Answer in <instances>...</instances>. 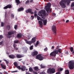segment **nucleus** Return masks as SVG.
Here are the masks:
<instances>
[{"label":"nucleus","instance_id":"nucleus-1","mask_svg":"<svg viewBox=\"0 0 74 74\" xmlns=\"http://www.w3.org/2000/svg\"><path fill=\"white\" fill-rule=\"evenodd\" d=\"M65 3H67V5H69L70 3V1L69 0H62L59 2L60 5L61 6L62 8H66V4Z\"/></svg>","mask_w":74,"mask_h":74},{"label":"nucleus","instance_id":"nucleus-2","mask_svg":"<svg viewBox=\"0 0 74 74\" xmlns=\"http://www.w3.org/2000/svg\"><path fill=\"white\" fill-rule=\"evenodd\" d=\"M59 46H57L56 48V49L55 50V51H54L53 52H51L50 54V56H56V54H58V52L61 53V51H62V49H59Z\"/></svg>","mask_w":74,"mask_h":74},{"label":"nucleus","instance_id":"nucleus-3","mask_svg":"<svg viewBox=\"0 0 74 74\" xmlns=\"http://www.w3.org/2000/svg\"><path fill=\"white\" fill-rule=\"evenodd\" d=\"M69 66L71 70L74 69V60L70 61L69 62Z\"/></svg>","mask_w":74,"mask_h":74},{"label":"nucleus","instance_id":"nucleus-4","mask_svg":"<svg viewBox=\"0 0 74 74\" xmlns=\"http://www.w3.org/2000/svg\"><path fill=\"white\" fill-rule=\"evenodd\" d=\"M50 8H51V4L50 3H48L47 5L45 6V7L46 11L51 13L52 12V10L50 9Z\"/></svg>","mask_w":74,"mask_h":74},{"label":"nucleus","instance_id":"nucleus-5","mask_svg":"<svg viewBox=\"0 0 74 74\" xmlns=\"http://www.w3.org/2000/svg\"><path fill=\"white\" fill-rule=\"evenodd\" d=\"M14 33H16V31L13 30H11L8 32L7 38H10L11 37V35H13Z\"/></svg>","mask_w":74,"mask_h":74},{"label":"nucleus","instance_id":"nucleus-6","mask_svg":"<svg viewBox=\"0 0 74 74\" xmlns=\"http://www.w3.org/2000/svg\"><path fill=\"white\" fill-rule=\"evenodd\" d=\"M45 14H46V12L44 10H40V12H39L38 15L39 16H42V15H45Z\"/></svg>","mask_w":74,"mask_h":74},{"label":"nucleus","instance_id":"nucleus-7","mask_svg":"<svg viewBox=\"0 0 74 74\" xmlns=\"http://www.w3.org/2000/svg\"><path fill=\"white\" fill-rule=\"evenodd\" d=\"M52 30L54 35H56V28L55 25H53L52 27Z\"/></svg>","mask_w":74,"mask_h":74},{"label":"nucleus","instance_id":"nucleus-8","mask_svg":"<svg viewBox=\"0 0 74 74\" xmlns=\"http://www.w3.org/2000/svg\"><path fill=\"white\" fill-rule=\"evenodd\" d=\"M36 59L39 60H42L44 59V57L41 56V54H38L36 56Z\"/></svg>","mask_w":74,"mask_h":74},{"label":"nucleus","instance_id":"nucleus-9","mask_svg":"<svg viewBox=\"0 0 74 74\" xmlns=\"http://www.w3.org/2000/svg\"><path fill=\"white\" fill-rule=\"evenodd\" d=\"M47 72L49 74H52L55 72V69L53 68L49 69L47 70Z\"/></svg>","mask_w":74,"mask_h":74},{"label":"nucleus","instance_id":"nucleus-10","mask_svg":"<svg viewBox=\"0 0 74 74\" xmlns=\"http://www.w3.org/2000/svg\"><path fill=\"white\" fill-rule=\"evenodd\" d=\"M32 11V9H28L27 10H26L25 12L26 13H31V14H33V12Z\"/></svg>","mask_w":74,"mask_h":74},{"label":"nucleus","instance_id":"nucleus-11","mask_svg":"<svg viewBox=\"0 0 74 74\" xmlns=\"http://www.w3.org/2000/svg\"><path fill=\"white\" fill-rule=\"evenodd\" d=\"M12 8V5L10 4H8L3 8V9H7V8Z\"/></svg>","mask_w":74,"mask_h":74},{"label":"nucleus","instance_id":"nucleus-12","mask_svg":"<svg viewBox=\"0 0 74 74\" xmlns=\"http://www.w3.org/2000/svg\"><path fill=\"white\" fill-rule=\"evenodd\" d=\"M38 23L39 24V26H40V27H42L43 26V23L42 21H38Z\"/></svg>","mask_w":74,"mask_h":74},{"label":"nucleus","instance_id":"nucleus-13","mask_svg":"<svg viewBox=\"0 0 74 74\" xmlns=\"http://www.w3.org/2000/svg\"><path fill=\"white\" fill-rule=\"evenodd\" d=\"M38 54V52L36 51L33 52L32 53V56L34 57V56H36V55H37Z\"/></svg>","mask_w":74,"mask_h":74},{"label":"nucleus","instance_id":"nucleus-14","mask_svg":"<svg viewBox=\"0 0 74 74\" xmlns=\"http://www.w3.org/2000/svg\"><path fill=\"white\" fill-rule=\"evenodd\" d=\"M16 57L18 59H20L21 58H23V56L21 54H17L16 55Z\"/></svg>","mask_w":74,"mask_h":74},{"label":"nucleus","instance_id":"nucleus-15","mask_svg":"<svg viewBox=\"0 0 74 74\" xmlns=\"http://www.w3.org/2000/svg\"><path fill=\"white\" fill-rule=\"evenodd\" d=\"M13 46L14 48V50H16V51L18 50V48L17 47H17V45H16V44H15V43H14L13 45Z\"/></svg>","mask_w":74,"mask_h":74},{"label":"nucleus","instance_id":"nucleus-16","mask_svg":"<svg viewBox=\"0 0 74 74\" xmlns=\"http://www.w3.org/2000/svg\"><path fill=\"white\" fill-rule=\"evenodd\" d=\"M36 37L33 38L32 39V43H34L36 41Z\"/></svg>","mask_w":74,"mask_h":74},{"label":"nucleus","instance_id":"nucleus-17","mask_svg":"<svg viewBox=\"0 0 74 74\" xmlns=\"http://www.w3.org/2000/svg\"><path fill=\"white\" fill-rule=\"evenodd\" d=\"M22 35L21 33L18 34L16 36V37L18 38H22Z\"/></svg>","mask_w":74,"mask_h":74},{"label":"nucleus","instance_id":"nucleus-18","mask_svg":"<svg viewBox=\"0 0 74 74\" xmlns=\"http://www.w3.org/2000/svg\"><path fill=\"white\" fill-rule=\"evenodd\" d=\"M25 41L27 44H29V45H31L32 44V41H28L27 40H26V39L25 40Z\"/></svg>","mask_w":74,"mask_h":74},{"label":"nucleus","instance_id":"nucleus-19","mask_svg":"<svg viewBox=\"0 0 74 74\" xmlns=\"http://www.w3.org/2000/svg\"><path fill=\"white\" fill-rule=\"evenodd\" d=\"M9 57L10 58V59H14L15 57V56L14 55L12 54L9 56Z\"/></svg>","mask_w":74,"mask_h":74},{"label":"nucleus","instance_id":"nucleus-20","mask_svg":"<svg viewBox=\"0 0 74 74\" xmlns=\"http://www.w3.org/2000/svg\"><path fill=\"white\" fill-rule=\"evenodd\" d=\"M43 22L44 25L45 26L47 25V20H43Z\"/></svg>","mask_w":74,"mask_h":74},{"label":"nucleus","instance_id":"nucleus-21","mask_svg":"<svg viewBox=\"0 0 74 74\" xmlns=\"http://www.w3.org/2000/svg\"><path fill=\"white\" fill-rule=\"evenodd\" d=\"M15 1L17 4V5H19V4L21 3L20 1H19V0H15Z\"/></svg>","mask_w":74,"mask_h":74},{"label":"nucleus","instance_id":"nucleus-22","mask_svg":"<svg viewBox=\"0 0 74 74\" xmlns=\"http://www.w3.org/2000/svg\"><path fill=\"white\" fill-rule=\"evenodd\" d=\"M6 28L8 30H9L10 29H11V26H10V25H9L8 24L7 25V26H6Z\"/></svg>","mask_w":74,"mask_h":74},{"label":"nucleus","instance_id":"nucleus-23","mask_svg":"<svg viewBox=\"0 0 74 74\" xmlns=\"http://www.w3.org/2000/svg\"><path fill=\"white\" fill-rule=\"evenodd\" d=\"M24 10V8H23L21 7L18 8V11H23Z\"/></svg>","mask_w":74,"mask_h":74},{"label":"nucleus","instance_id":"nucleus-24","mask_svg":"<svg viewBox=\"0 0 74 74\" xmlns=\"http://www.w3.org/2000/svg\"><path fill=\"white\" fill-rule=\"evenodd\" d=\"M1 66L2 68H3V69H5L6 68L5 67V66L4 64H1Z\"/></svg>","mask_w":74,"mask_h":74},{"label":"nucleus","instance_id":"nucleus-25","mask_svg":"<svg viewBox=\"0 0 74 74\" xmlns=\"http://www.w3.org/2000/svg\"><path fill=\"white\" fill-rule=\"evenodd\" d=\"M34 44V46L35 47H37L38 46V45L39 44V41H37L36 44Z\"/></svg>","mask_w":74,"mask_h":74},{"label":"nucleus","instance_id":"nucleus-26","mask_svg":"<svg viewBox=\"0 0 74 74\" xmlns=\"http://www.w3.org/2000/svg\"><path fill=\"white\" fill-rule=\"evenodd\" d=\"M34 69L35 71H37L39 70V69H38V66H35L34 67Z\"/></svg>","mask_w":74,"mask_h":74},{"label":"nucleus","instance_id":"nucleus-27","mask_svg":"<svg viewBox=\"0 0 74 74\" xmlns=\"http://www.w3.org/2000/svg\"><path fill=\"white\" fill-rule=\"evenodd\" d=\"M14 64L15 67H17L18 66V63L16 62H14Z\"/></svg>","mask_w":74,"mask_h":74},{"label":"nucleus","instance_id":"nucleus-28","mask_svg":"<svg viewBox=\"0 0 74 74\" xmlns=\"http://www.w3.org/2000/svg\"><path fill=\"white\" fill-rule=\"evenodd\" d=\"M65 74H69L70 72L69 70H66L65 72Z\"/></svg>","mask_w":74,"mask_h":74},{"label":"nucleus","instance_id":"nucleus-29","mask_svg":"<svg viewBox=\"0 0 74 74\" xmlns=\"http://www.w3.org/2000/svg\"><path fill=\"white\" fill-rule=\"evenodd\" d=\"M29 70L30 72H32L33 71V69L32 67H30L29 68Z\"/></svg>","mask_w":74,"mask_h":74},{"label":"nucleus","instance_id":"nucleus-30","mask_svg":"<svg viewBox=\"0 0 74 74\" xmlns=\"http://www.w3.org/2000/svg\"><path fill=\"white\" fill-rule=\"evenodd\" d=\"M70 49L71 52H73V51H74V48H73V47H70Z\"/></svg>","mask_w":74,"mask_h":74},{"label":"nucleus","instance_id":"nucleus-31","mask_svg":"<svg viewBox=\"0 0 74 74\" xmlns=\"http://www.w3.org/2000/svg\"><path fill=\"white\" fill-rule=\"evenodd\" d=\"M14 43L15 44H18L19 42V40H15L14 41Z\"/></svg>","mask_w":74,"mask_h":74},{"label":"nucleus","instance_id":"nucleus-32","mask_svg":"<svg viewBox=\"0 0 74 74\" xmlns=\"http://www.w3.org/2000/svg\"><path fill=\"white\" fill-rule=\"evenodd\" d=\"M11 16L12 18H14V14H13L12 13L11 14Z\"/></svg>","mask_w":74,"mask_h":74},{"label":"nucleus","instance_id":"nucleus-33","mask_svg":"<svg viewBox=\"0 0 74 74\" xmlns=\"http://www.w3.org/2000/svg\"><path fill=\"white\" fill-rule=\"evenodd\" d=\"M40 67L42 69V68H43L44 69L45 68V66H44L42 64L41 65Z\"/></svg>","mask_w":74,"mask_h":74},{"label":"nucleus","instance_id":"nucleus-34","mask_svg":"<svg viewBox=\"0 0 74 74\" xmlns=\"http://www.w3.org/2000/svg\"><path fill=\"white\" fill-rule=\"evenodd\" d=\"M33 49V45L31 46L30 47V50H32Z\"/></svg>","mask_w":74,"mask_h":74},{"label":"nucleus","instance_id":"nucleus-35","mask_svg":"<svg viewBox=\"0 0 74 74\" xmlns=\"http://www.w3.org/2000/svg\"><path fill=\"white\" fill-rule=\"evenodd\" d=\"M37 19L38 21H39V20H40V19H41V18H40V16H37Z\"/></svg>","mask_w":74,"mask_h":74},{"label":"nucleus","instance_id":"nucleus-36","mask_svg":"<svg viewBox=\"0 0 74 74\" xmlns=\"http://www.w3.org/2000/svg\"><path fill=\"white\" fill-rule=\"evenodd\" d=\"M14 28L15 30H16L17 29V25H14Z\"/></svg>","mask_w":74,"mask_h":74},{"label":"nucleus","instance_id":"nucleus-37","mask_svg":"<svg viewBox=\"0 0 74 74\" xmlns=\"http://www.w3.org/2000/svg\"><path fill=\"white\" fill-rule=\"evenodd\" d=\"M21 69L22 71H25V68L22 67L21 68Z\"/></svg>","mask_w":74,"mask_h":74},{"label":"nucleus","instance_id":"nucleus-38","mask_svg":"<svg viewBox=\"0 0 74 74\" xmlns=\"http://www.w3.org/2000/svg\"><path fill=\"white\" fill-rule=\"evenodd\" d=\"M16 67H17V68L18 69H19V70H21V67H20L19 66H17Z\"/></svg>","mask_w":74,"mask_h":74},{"label":"nucleus","instance_id":"nucleus-39","mask_svg":"<svg viewBox=\"0 0 74 74\" xmlns=\"http://www.w3.org/2000/svg\"><path fill=\"white\" fill-rule=\"evenodd\" d=\"M44 50L45 52L47 51V50H48V49L47 48V47H46L45 49H44Z\"/></svg>","mask_w":74,"mask_h":74},{"label":"nucleus","instance_id":"nucleus-40","mask_svg":"<svg viewBox=\"0 0 74 74\" xmlns=\"http://www.w3.org/2000/svg\"><path fill=\"white\" fill-rule=\"evenodd\" d=\"M52 15L53 16H56V14L55 13H53Z\"/></svg>","mask_w":74,"mask_h":74},{"label":"nucleus","instance_id":"nucleus-41","mask_svg":"<svg viewBox=\"0 0 74 74\" xmlns=\"http://www.w3.org/2000/svg\"><path fill=\"white\" fill-rule=\"evenodd\" d=\"M31 19L32 20L33 19H34V16H32L31 17Z\"/></svg>","mask_w":74,"mask_h":74},{"label":"nucleus","instance_id":"nucleus-42","mask_svg":"<svg viewBox=\"0 0 74 74\" xmlns=\"http://www.w3.org/2000/svg\"><path fill=\"white\" fill-rule=\"evenodd\" d=\"M3 38V36L2 35H0V40H1V39H2Z\"/></svg>","mask_w":74,"mask_h":74},{"label":"nucleus","instance_id":"nucleus-43","mask_svg":"<svg viewBox=\"0 0 74 74\" xmlns=\"http://www.w3.org/2000/svg\"><path fill=\"white\" fill-rule=\"evenodd\" d=\"M74 6V2L72 3V5H71V7H73Z\"/></svg>","mask_w":74,"mask_h":74},{"label":"nucleus","instance_id":"nucleus-44","mask_svg":"<svg viewBox=\"0 0 74 74\" xmlns=\"http://www.w3.org/2000/svg\"><path fill=\"white\" fill-rule=\"evenodd\" d=\"M29 1H27L25 2V4H28L29 3Z\"/></svg>","mask_w":74,"mask_h":74},{"label":"nucleus","instance_id":"nucleus-45","mask_svg":"<svg viewBox=\"0 0 74 74\" xmlns=\"http://www.w3.org/2000/svg\"><path fill=\"white\" fill-rule=\"evenodd\" d=\"M4 61L5 62H6V63H7V64H8V61L7 60H5Z\"/></svg>","mask_w":74,"mask_h":74},{"label":"nucleus","instance_id":"nucleus-46","mask_svg":"<svg viewBox=\"0 0 74 74\" xmlns=\"http://www.w3.org/2000/svg\"><path fill=\"white\" fill-rule=\"evenodd\" d=\"M59 70H60V71H62L63 70V68H60L59 69Z\"/></svg>","mask_w":74,"mask_h":74},{"label":"nucleus","instance_id":"nucleus-47","mask_svg":"<svg viewBox=\"0 0 74 74\" xmlns=\"http://www.w3.org/2000/svg\"><path fill=\"white\" fill-rule=\"evenodd\" d=\"M40 74H46V73H45L44 72H43L41 73H40Z\"/></svg>","mask_w":74,"mask_h":74},{"label":"nucleus","instance_id":"nucleus-48","mask_svg":"<svg viewBox=\"0 0 74 74\" xmlns=\"http://www.w3.org/2000/svg\"><path fill=\"white\" fill-rule=\"evenodd\" d=\"M37 16H38V15H37V14H34V16H35V17H37Z\"/></svg>","mask_w":74,"mask_h":74},{"label":"nucleus","instance_id":"nucleus-49","mask_svg":"<svg viewBox=\"0 0 74 74\" xmlns=\"http://www.w3.org/2000/svg\"><path fill=\"white\" fill-rule=\"evenodd\" d=\"M1 26H4V23H3L1 22Z\"/></svg>","mask_w":74,"mask_h":74},{"label":"nucleus","instance_id":"nucleus-50","mask_svg":"<svg viewBox=\"0 0 74 74\" xmlns=\"http://www.w3.org/2000/svg\"><path fill=\"white\" fill-rule=\"evenodd\" d=\"M3 42L2 41L0 42V45H2L3 44Z\"/></svg>","mask_w":74,"mask_h":74},{"label":"nucleus","instance_id":"nucleus-51","mask_svg":"<svg viewBox=\"0 0 74 74\" xmlns=\"http://www.w3.org/2000/svg\"><path fill=\"white\" fill-rule=\"evenodd\" d=\"M65 54H69V52H68V51H66V52H65Z\"/></svg>","mask_w":74,"mask_h":74},{"label":"nucleus","instance_id":"nucleus-52","mask_svg":"<svg viewBox=\"0 0 74 74\" xmlns=\"http://www.w3.org/2000/svg\"><path fill=\"white\" fill-rule=\"evenodd\" d=\"M69 22V20H67L66 21V23H68V22Z\"/></svg>","mask_w":74,"mask_h":74},{"label":"nucleus","instance_id":"nucleus-53","mask_svg":"<svg viewBox=\"0 0 74 74\" xmlns=\"http://www.w3.org/2000/svg\"><path fill=\"white\" fill-rule=\"evenodd\" d=\"M5 17H6V16H7V12H5Z\"/></svg>","mask_w":74,"mask_h":74},{"label":"nucleus","instance_id":"nucleus-54","mask_svg":"<svg viewBox=\"0 0 74 74\" xmlns=\"http://www.w3.org/2000/svg\"><path fill=\"white\" fill-rule=\"evenodd\" d=\"M24 51L25 52H27V50H24Z\"/></svg>","mask_w":74,"mask_h":74},{"label":"nucleus","instance_id":"nucleus-55","mask_svg":"<svg viewBox=\"0 0 74 74\" xmlns=\"http://www.w3.org/2000/svg\"><path fill=\"white\" fill-rule=\"evenodd\" d=\"M52 49H54V46H52Z\"/></svg>","mask_w":74,"mask_h":74},{"label":"nucleus","instance_id":"nucleus-56","mask_svg":"<svg viewBox=\"0 0 74 74\" xmlns=\"http://www.w3.org/2000/svg\"><path fill=\"white\" fill-rule=\"evenodd\" d=\"M37 13V12H36V11H35L34 12V14H36Z\"/></svg>","mask_w":74,"mask_h":74},{"label":"nucleus","instance_id":"nucleus-57","mask_svg":"<svg viewBox=\"0 0 74 74\" xmlns=\"http://www.w3.org/2000/svg\"><path fill=\"white\" fill-rule=\"evenodd\" d=\"M34 74H38L37 73V72H34Z\"/></svg>","mask_w":74,"mask_h":74},{"label":"nucleus","instance_id":"nucleus-58","mask_svg":"<svg viewBox=\"0 0 74 74\" xmlns=\"http://www.w3.org/2000/svg\"><path fill=\"white\" fill-rule=\"evenodd\" d=\"M6 53L7 54V55H9V53H8V52H6Z\"/></svg>","mask_w":74,"mask_h":74},{"label":"nucleus","instance_id":"nucleus-59","mask_svg":"<svg viewBox=\"0 0 74 74\" xmlns=\"http://www.w3.org/2000/svg\"><path fill=\"white\" fill-rule=\"evenodd\" d=\"M62 21L63 22H65V20H64V19H62Z\"/></svg>","mask_w":74,"mask_h":74},{"label":"nucleus","instance_id":"nucleus-60","mask_svg":"<svg viewBox=\"0 0 74 74\" xmlns=\"http://www.w3.org/2000/svg\"><path fill=\"white\" fill-rule=\"evenodd\" d=\"M22 60V59H20L18 60L19 61H21V60Z\"/></svg>","mask_w":74,"mask_h":74},{"label":"nucleus","instance_id":"nucleus-61","mask_svg":"<svg viewBox=\"0 0 74 74\" xmlns=\"http://www.w3.org/2000/svg\"><path fill=\"white\" fill-rule=\"evenodd\" d=\"M26 74H30V73L28 72L26 73Z\"/></svg>","mask_w":74,"mask_h":74},{"label":"nucleus","instance_id":"nucleus-62","mask_svg":"<svg viewBox=\"0 0 74 74\" xmlns=\"http://www.w3.org/2000/svg\"><path fill=\"white\" fill-rule=\"evenodd\" d=\"M4 73H5V74H8V73H7V72H4Z\"/></svg>","mask_w":74,"mask_h":74},{"label":"nucleus","instance_id":"nucleus-63","mask_svg":"<svg viewBox=\"0 0 74 74\" xmlns=\"http://www.w3.org/2000/svg\"><path fill=\"white\" fill-rule=\"evenodd\" d=\"M31 2H33V0H31V1H30V2L31 3Z\"/></svg>","mask_w":74,"mask_h":74},{"label":"nucleus","instance_id":"nucleus-64","mask_svg":"<svg viewBox=\"0 0 74 74\" xmlns=\"http://www.w3.org/2000/svg\"><path fill=\"white\" fill-rule=\"evenodd\" d=\"M0 74H3V73H2L1 72H0Z\"/></svg>","mask_w":74,"mask_h":74}]
</instances>
